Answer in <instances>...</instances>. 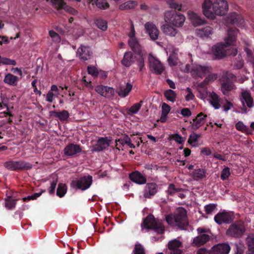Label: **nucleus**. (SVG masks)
<instances>
[{
  "mask_svg": "<svg viewBox=\"0 0 254 254\" xmlns=\"http://www.w3.org/2000/svg\"><path fill=\"white\" fill-rule=\"evenodd\" d=\"M238 30L236 28H230L228 31L227 36L224 39L223 43H218L211 49V52L216 59H220L227 55L236 56L237 50L236 48H230L229 46L233 45L236 41Z\"/></svg>",
  "mask_w": 254,
  "mask_h": 254,
  "instance_id": "1",
  "label": "nucleus"
},
{
  "mask_svg": "<svg viewBox=\"0 0 254 254\" xmlns=\"http://www.w3.org/2000/svg\"><path fill=\"white\" fill-rule=\"evenodd\" d=\"M203 14L208 19H214L215 15H223L228 10V5L225 0H204L202 3Z\"/></svg>",
  "mask_w": 254,
  "mask_h": 254,
  "instance_id": "2",
  "label": "nucleus"
},
{
  "mask_svg": "<svg viewBox=\"0 0 254 254\" xmlns=\"http://www.w3.org/2000/svg\"><path fill=\"white\" fill-rule=\"evenodd\" d=\"M166 221L173 226L183 229L188 225L186 210L183 207H179L175 211L174 215L167 216Z\"/></svg>",
  "mask_w": 254,
  "mask_h": 254,
  "instance_id": "3",
  "label": "nucleus"
},
{
  "mask_svg": "<svg viewBox=\"0 0 254 254\" xmlns=\"http://www.w3.org/2000/svg\"><path fill=\"white\" fill-rule=\"evenodd\" d=\"M184 70L187 72L190 71L191 75L194 77L202 78L211 71L212 68L207 65L194 64H192L191 68L190 65L187 64Z\"/></svg>",
  "mask_w": 254,
  "mask_h": 254,
  "instance_id": "4",
  "label": "nucleus"
},
{
  "mask_svg": "<svg viewBox=\"0 0 254 254\" xmlns=\"http://www.w3.org/2000/svg\"><path fill=\"white\" fill-rule=\"evenodd\" d=\"M142 229H151L158 234H162L164 231V227L162 222L156 220L152 215H149L144 220L142 225Z\"/></svg>",
  "mask_w": 254,
  "mask_h": 254,
  "instance_id": "5",
  "label": "nucleus"
},
{
  "mask_svg": "<svg viewBox=\"0 0 254 254\" xmlns=\"http://www.w3.org/2000/svg\"><path fill=\"white\" fill-rule=\"evenodd\" d=\"M185 20L186 17L183 14L175 11H169L165 14V21L176 27H182Z\"/></svg>",
  "mask_w": 254,
  "mask_h": 254,
  "instance_id": "6",
  "label": "nucleus"
},
{
  "mask_svg": "<svg viewBox=\"0 0 254 254\" xmlns=\"http://www.w3.org/2000/svg\"><path fill=\"white\" fill-rule=\"evenodd\" d=\"M246 229L242 222H236L232 224L227 230L226 234L228 236L239 238L242 236Z\"/></svg>",
  "mask_w": 254,
  "mask_h": 254,
  "instance_id": "7",
  "label": "nucleus"
},
{
  "mask_svg": "<svg viewBox=\"0 0 254 254\" xmlns=\"http://www.w3.org/2000/svg\"><path fill=\"white\" fill-rule=\"evenodd\" d=\"M197 231L199 235L193 239V244L196 246H200L209 240L210 232L208 229L202 228H198Z\"/></svg>",
  "mask_w": 254,
  "mask_h": 254,
  "instance_id": "8",
  "label": "nucleus"
},
{
  "mask_svg": "<svg viewBox=\"0 0 254 254\" xmlns=\"http://www.w3.org/2000/svg\"><path fill=\"white\" fill-rule=\"evenodd\" d=\"M128 45L134 52L138 53V66L139 70H141L144 67V57L140 49V46L136 38L129 39Z\"/></svg>",
  "mask_w": 254,
  "mask_h": 254,
  "instance_id": "9",
  "label": "nucleus"
},
{
  "mask_svg": "<svg viewBox=\"0 0 254 254\" xmlns=\"http://www.w3.org/2000/svg\"><path fill=\"white\" fill-rule=\"evenodd\" d=\"M149 65L150 70L157 74H161L164 70V67L161 62L154 57L149 54L148 57Z\"/></svg>",
  "mask_w": 254,
  "mask_h": 254,
  "instance_id": "10",
  "label": "nucleus"
},
{
  "mask_svg": "<svg viewBox=\"0 0 254 254\" xmlns=\"http://www.w3.org/2000/svg\"><path fill=\"white\" fill-rule=\"evenodd\" d=\"M92 182V178L90 176L84 177L79 180L72 182L71 187L83 190L88 189Z\"/></svg>",
  "mask_w": 254,
  "mask_h": 254,
  "instance_id": "11",
  "label": "nucleus"
},
{
  "mask_svg": "<svg viewBox=\"0 0 254 254\" xmlns=\"http://www.w3.org/2000/svg\"><path fill=\"white\" fill-rule=\"evenodd\" d=\"M168 248L170 251V254H184L182 250V242L178 239L170 241L168 243Z\"/></svg>",
  "mask_w": 254,
  "mask_h": 254,
  "instance_id": "12",
  "label": "nucleus"
},
{
  "mask_svg": "<svg viewBox=\"0 0 254 254\" xmlns=\"http://www.w3.org/2000/svg\"><path fill=\"white\" fill-rule=\"evenodd\" d=\"M233 220L231 213L223 211L218 213L214 217L215 221L218 224L230 223Z\"/></svg>",
  "mask_w": 254,
  "mask_h": 254,
  "instance_id": "13",
  "label": "nucleus"
},
{
  "mask_svg": "<svg viewBox=\"0 0 254 254\" xmlns=\"http://www.w3.org/2000/svg\"><path fill=\"white\" fill-rule=\"evenodd\" d=\"M240 100L244 107H248L249 108L253 107L254 102L250 91L243 90L240 96Z\"/></svg>",
  "mask_w": 254,
  "mask_h": 254,
  "instance_id": "14",
  "label": "nucleus"
},
{
  "mask_svg": "<svg viewBox=\"0 0 254 254\" xmlns=\"http://www.w3.org/2000/svg\"><path fill=\"white\" fill-rule=\"evenodd\" d=\"M138 53H132L130 52H127L125 54L124 58L122 61V64L125 66L128 67L131 65V64L134 62L135 60L137 62L138 65Z\"/></svg>",
  "mask_w": 254,
  "mask_h": 254,
  "instance_id": "15",
  "label": "nucleus"
},
{
  "mask_svg": "<svg viewBox=\"0 0 254 254\" xmlns=\"http://www.w3.org/2000/svg\"><path fill=\"white\" fill-rule=\"evenodd\" d=\"M95 91L100 95L106 98H110L115 94L114 88L102 85L97 86L95 87Z\"/></svg>",
  "mask_w": 254,
  "mask_h": 254,
  "instance_id": "16",
  "label": "nucleus"
},
{
  "mask_svg": "<svg viewBox=\"0 0 254 254\" xmlns=\"http://www.w3.org/2000/svg\"><path fill=\"white\" fill-rule=\"evenodd\" d=\"M110 140L107 137H101L99 138L97 143L93 145L91 148V151H100L107 148L110 145Z\"/></svg>",
  "mask_w": 254,
  "mask_h": 254,
  "instance_id": "17",
  "label": "nucleus"
},
{
  "mask_svg": "<svg viewBox=\"0 0 254 254\" xmlns=\"http://www.w3.org/2000/svg\"><path fill=\"white\" fill-rule=\"evenodd\" d=\"M4 166L8 169L14 170L28 168L29 165L22 161H9L4 163Z\"/></svg>",
  "mask_w": 254,
  "mask_h": 254,
  "instance_id": "18",
  "label": "nucleus"
},
{
  "mask_svg": "<svg viewBox=\"0 0 254 254\" xmlns=\"http://www.w3.org/2000/svg\"><path fill=\"white\" fill-rule=\"evenodd\" d=\"M209 103L215 109H220L221 107V104H224L223 99L220 98L214 92L209 93Z\"/></svg>",
  "mask_w": 254,
  "mask_h": 254,
  "instance_id": "19",
  "label": "nucleus"
},
{
  "mask_svg": "<svg viewBox=\"0 0 254 254\" xmlns=\"http://www.w3.org/2000/svg\"><path fill=\"white\" fill-rule=\"evenodd\" d=\"M144 26L146 32L148 33L152 40H155L158 39L159 31L153 23L148 22L145 23Z\"/></svg>",
  "mask_w": 254,
  "mask_h": 254,
  "instance_id": "20",
  "label": "nucleus"
},
{
  "mask_svg": "<svg viewBox=\"0 0 254 254\" xmlns=\"http://www.w3.org/2000/svg\"><path fill=\"white\" fill-rule=\"evenodd\" d=\"M82 149L80 145L70 143L65 146L64 149V153L65 155L71 156L76 154L81 151Z\"/></svg>",
  "mask_w": 254,
  "mask_h": 254,
  "instance_id": "21",
  "label": "nucleus"
},
{
  "mask_svg": "<svg viewBox=\"0 0 254 254\" xmlns=\"http://www.w3.org/2000/svg\"><path fill=\"white\" fill-rule=\"evenodd\" d=\"M189 19L194 26H198L206 23L205 20L202 19L197 13L192 11H188Z\"/></svg>",
  "mask_w": 254,
  "mask_h": 254,
  "instance_id": "22",
  "label": "nucleus"
},
{
  "mask_svg": "<svg viewBox=\"0 0 254 254\" xmlns=\"http://www.w3.org/2000/svg\"><path fill=\"white\" fill-rule=\"evenodd\" d=\"M212 248L213 254H228L230 251V247L226 244H219Z\"/></svg>",
  "mask_w": 254,
  "mask_h": 254,
  "instance_id": "23",
  "label": "nucleus"
},
{
  "mask_svg": "<svg viewBox=\"0 0 254 254\" xmlns=\"http://www.w3.org/2000/svg\"><path fill=\"white\" fill-rule=\"evenodd\" d=\"M89 48L87 46L81 45L77 50V55L81 59L86 61L91 55Z\"/></svg>",
  "mask_w": 254,
  "mask_h": 254,
  "instance_id": "24",
  "label": "nucleus"
},
{
  "mask_svg": "<svg viewBox=\"0 0 254 254\" xmlns=\"http://www.w3.org/2000/svg\"><path fill=\"white\" fill-rule=\"evenodd\" d=\"M130 180L138 184H144L146 182V177L138 171H135L129 175Z\"/></svg>",
  "mask_w": 254,
  "mask_h": 254,
  "instance_id": "25",
  "label": "nucleus"
},
{
  "mask_svg": "<svg viewBox=\"0 0 254 254\" xmlns=\"http://www.w3.org/2000/svg\"><path fill=\"white\" fill-rule=\"evenodd\" d=\"M51 1L54 4L57 5L58 8H63L66 11L73 15L77 13L75 9L67 5L63 0H51Z\"/></svg>",
  "mask_w": 254,
  "mask_h": 254,
  "instance_id": "26",
  "label": "nucleus"
},
{
  "mask_svg": "<svg viewBox=\"0 0 254 254\" xmlns=\"http://www.w3.org/2000/svg\"><path fill=\"white\" fill-rule=\"evenodd\" d=\"M206 116L204 115L202 113L197 115L192 123V127L194 129H198L203 125L206 121Z\"/></svg>",
  "mask_w": 254,
  "mask_h": 254,
  "instance_id": "27",
  "label": "nucleus"
},
{
  "mask_svg": "<svg viewBox=\"0 0 254 254\" xmlns=\"http://www.w3.org/2000/svg\"><path fill=\"white\" fill-rule=\"evenodd\" d=\"M157 191V185L155 183H149L145 186L144 196L150 197L154 195Z\"/></svg>",
  "mask_w": 254,
  "mask_h": 254,
  "instance_id": "28",
  "label": "nucleus"
},
{
  "mask_svg": "<svg viewBox=\"0 0 254 254\" xmlns=\"http://www.w3.org/2000/svg\"><path fill=\"white\" fill-rule=\"evenodd\" d=\"M163 32L166 35L174 37L175 36L177 33L178 31L175 28L170 25V24H166L163 25L161 27Z\"/></svg>",
  "mask_w": 254,
  "mask_h": 254,
  "instance_id": "29",
  "label": "nucleus"
},
{
  "mask_svg": "<svg viewBox=\"0 0 254 254\" xmlns=\"http://www.w3.org/2000/svg\"><path fill=\"white\" fill-rule=\"evenodd\" d=\"M213 29L210 26L197 29L196 31L197 36L201 38L208 37L213 34Z\"/></svg>",
  "mask_w": 254,
  "mask_h": 254,
  "instance_id": "30",
  "label": "nucleus"
},
{
  "mask_svg": "<svg viewBox=\"0 0 254 254\" xmlns=\"http://www.w3.org/2000/svg\"><path fill=\"white\" fill-rule=\"evenodd\" d=\"M18 80L19 78L16 76L7 73L5 75L3 81L9 85L15 86L17 85Z\"/></svg>",
  "mask_w": 254,
  "mask_h": 254,
  "instance_id": "31",
  "label": "nucleus"
},
{
  "mask_svg": "<svg viewBox=\"0 0 254 254\" xmlns=\"http://www.w3.org/2000/svg\"><path fill=\"white\" fill-rule=\"evenodd\" d=\"M89 3H92V4H95L97 6L103 9H105L109 7V3L106 1V0H88Z\"/></svg>",
  "mask_w": 254,
  "mask_h": 254,
  "instance_id": "32",
  "label": "nucleus"
},
{
  "mask_svg": "<svg viewBox=\"0 0 254 254\" xmlns=\"http://www.w3.org/2000/svg\"><path fill=\"white\" fill-rule=\"evenodd\" d=\"M170 107L166 103H163L162 106V113L160 121L163 123L166 121V117L170 112Z\"/></svg>",
  "mask_w": 254,
  "mask_h": 254,
  "instance_id": "33",
  "label": "nucleus"
},
{
  "mask_svg": "<svg viewBox=\"0 0 254 254\" xmlns=\"http://www.w3.org/2000/svg\"><path fill=\"white\" fill-rule=\"evenodd\" d=\"M118 142L122 145H127L131 148H134L135 146L131 143L130 138L127 135H124L118 140Z\"/></svg>",
  "mask_w": 254,
  "mask_h": 254,
  "instance_id": "34",
  "label": "nucleus"
},
{
  "mask_svg": "<svg viewBox=\"0 0 254 254\" xmlns=\"http://www.w3.org/2000/svg\"><path fill=\"white\" fill-rule=\"evenodd\" d=\"M217 78V74L216 73H209L208 75L205 77L203 82L200 83V86H203V85H207V84L213 82Z\"/></svg>",
  "mask_w": 254,
  "mask_h": 254,
  "instance_id": "35",
  "label": "nucleus"
},
{
  "mask_svg": "<svg viewBox=\"0 0 254 254\" xmlns=\"http://www.w3.org/2000/svg\"><path fill=\"white\" fill-rule=\"evenodd\" d=\"M205 171L203 169H198L194 170L192 172V176L195 180L202 179L205 177Z\"/></svg>",
  "mask_w": 254,
  "mask_h": 254,
  "instance_id": "36",
  "label": "nucleus"
},
{
  "mask_svg": "<svg viewBox=\"0 0 254 254\" xmlns=\"http://www.w3.org/2000/svg\"><path fill=\"white\" fill-rule=\"evenodd\" d=\"M131 89L132 85L129 83H127L125 87L121 88L120 90L118 92V95L121 97H125L130 92Z\"/></svg>",
  "mask_w": 254,
  "mask_h": 254,
  "instance_id": "37",
  "label": "nucleus"
},
{
  "mask_svg": "<svg viewBox=\"0 0 254 254\" xmlns=\"http://www.w3.org/2000/svg\"><path fill=\"white\" fill-rule=\"evenodd\" d=\"M95 24L98 28L103 31H106L107 29V22L102 18H97L95 21Z\"/></svg>",
  "mask_w": 254,
  "mask_h": 254,
  "instance_id": "38",
  "label": "nucleus"
},
{
  "mask_svg": "<svg viewBox=\"0 0 254 254\" xmlns=\"http://www.w3.org/2000/svg\"><path fill=\"white\" fill-rule=\"evenodd\" d=\"M235 88V85L233 82L226 81L223 83L221 86L222 91L224 94H226L228 92L232 90Z\"/></svg>",
  "mask_w": 254,
  "mask_h": 254,
  "instance_id": "39",
  "label": "nucleus"
},
{
  "mask_svg": "<svg viewBox=\"0 0 254 254\" xmlns=\"http://www.w3.org/2000/svg\"><path fill=\"white\" fill-rule=\"evenodd\" d=\"M248 251L254 252V236L252 234L248 236L246 239Z\"/></svg>",
  "mask_w": 254,
  "mask_h": 254,
  "instance_id": "40",
  "label": "nucleus"
},
{
  "mask_svg": "<svg viewBox=\"0 0 254 254\" xmlns=\"http://www.w3.org/2000/svg\"><path fill=\"white\" fill-rule=\"evenodd\" d=\"M137 5V2L135 1H127L119 6V9L121 10H127L133 8Z\"/></svg>",
  "mask_w": 254,
  "mask_h": 254,
  "instance_id": "41",
  "label": "nucleus"
},
{
  "mask_svg": "<svg viewBox=\"0 0 254 254\" xmlns=\"http://www.w3.org/2000/svg\"><path fill=\"white\" fill-rule=\"evenodd\" d=\"M164 95L167 100L172 102H174L176 100V94L175 92L172 90L168 89L164 92Z\"/></svg>",
  "mask_w": 254,
  "mask_h": 254,
  "instance_id": "42",
  "label": "nucleus"
},
{
  "mask_svg": "<svg viewBox=\"0 0 254 254\" xmlns=\"http://www.w3.org/2000/svg\"><path fill=\"white\" fill-rule=\"evenodd\" d=\"M52 114L55 117L59 118L61 121L66 120L69 117L68 112L65 110L62 112H53Z\"/></svg>",
  "mask_w": 254,
  "mask_h": 254,
  "instance_id": "43",
  "label": "nucleus"
},
{
  "mask_svg": "<svg viewBox=\"0 0 254 254\" xmlns=\"http://www.w3.org/2000/svg\"><path fill=\"white\" fill-rule=\"evenodd\" d=\"M205 85H203V86H200V83L198 85L199 97L203 100L205 99L208 96H209L208 91L205 88Z\"/></svg>",
  "mask_w": 254,
  "mask_h": 254,
  "instance_id": "44",
  "label": "nucleus"
},
{
  "mask_svg": "<svg viewBox=\"0 0 254 254\" xmlns=\"http://www.w3.org/2000/svg\"><path fill=\"white\" fill-rule=\"evenodd\" d=\"M200 137V135L196 133H193L190 135L188 139V142L192 146H197V141Z\"/></svg>",
  "mask_w": 254,
  "mask_h": 254,
  "instance_id": "45",
  "label": "nucleus"
},
{
  "mask_svg": "<svg viewBox=\"0 0 254 254\" xmlns=\"http://www.w3.org/2000/svg\"><path fill=\"white\" fill-rule=\"evenodd\" d=\"M66 192V187L65 184H60L57 190V194L60 197H63Z\"/></svg>",
  "mask_w": 254,
  "mask_h": 254,
  "instance_id": "46",
  "label": "nucleus"
},
{
  "mask_svg": "<svg viewBox=\"0 0 254 254\" xmlns=\"http://www.w3.org/2000/svg\"><path fill=\"white\" fill-rule=\"evenodd\" d=\"M3 110V111L0 112V114H3L4 116L8 115L9 116H12L11 111L6 104L3 103H0V110Z\"/></svg>",
  "mask_w": 254,
  "mask_h": 254,
  "instance_id": "47",
  "label": "nucleus"
},
{
  "mask_svg": "<svg viewBox=\"0 0 254 254\" xmlns=\"http://www.w3.org/2000/svg\"><path fill=\"white\" fill-rule=\"evenodd\" d=\"M180 190V189L176 188L175 185L171 184L168 188L167 193L168 194L172 195L179 192Z\"/></svg>",
  "mask_w": 254,
  "mask_h": 254,
  "instance_id": "48",
  "label": "nucleus"
},
{
  "mask_svg": "<svg viewBox=\"0 0 254 254\" xmlns=\"http://www.w3.org/2000/svg\"><path fill=\"white\" fill-rule=\"evenodd\" d=\"M168 62L171 66H175L177 64L178 60L176 56V53H174L173 54L169 56Z\"/></svg>",
  "mask_w": 254,
  "mask_h": 254,
  "instance_id": "49",
  "label": "nucleus"
},
{
  "mask_svg": "<svg viewBox=\"0 0 254 254\" xmlns=\"http://www.w3.org/2000/svg\"><path fill=\"white\" fill-rule=\"evenodd\" d=\"M230 176V168L229 167H225L222 171L221 174V179L223 181L228 179Z\"/></svg>",
  "mask_w": 254,
  "mask_h": 254,
  "instance_id": "50",
  "label": "nucleus"
},
{
  "mask_svg": "<svg viewBox=\"0 0 254 254\" xmlns=\"http://www.w3.org/2000/svg\"><path fill=\"white\" fill-rule=\"evenodd\" d=\"M15 200L11 199L10 197H8L7 199L5 200V206L8 209H11L15 207Z\"/></svg>",
  "mask_w": 254,
  "mask_h": 254,
  "instance_id": "51",
  "label": "nucleus"
},
{
  "mask_svg": "<svg viewBox=\"0 0 254 254\" xmlns=\"http://www.w3.org/2000/svg\"><path fill=\"white\" fill-rule=\"evenodd\" d=\"M142 101H140L139 103H136L132 106L129 109V112L132 114H136L138 112L141 106Z\"/></svg>",
  "mask_w": 254,
  "mask_h": 254,
  "instance_id": "52",
  "label": "nucleus"
},
{
  "mask_svg": "<svg viewBox=\"0 0 254 254\" xmlns=\"http://www.w3.org/2000/svg\"><path fill=\"white\" fill-rule=\"evenodd\" d=\"M0 64H8V65H15L16 62L13 60L9 59L1 58L0 59Z\"/></svg>",
  "mask_w": 254,
  "mask_h": 254,
  "instance_id": "53",
  "label": "nucleus"
},
{
  "mask_svg": "<svg viewBox=\"0 0 254 254\" xmlns=\"http://www.w3.org/2000/svg\"><path fill=\"white\" fill-rule=\"evenodd\" d=\"M204 208L206 213L210 214L215 211L216 209V205L214 204H209L205 205Z\"/></svg>",
  "mask_w": 254,
  "mask_h": 254,
  "instance_id": "54",
  "label": "nucleus"
},
{
  "mask_svg": "<svg viewBox=\"0 0 254 254\" xmlns=\"http://www.w3.org/2000/svg\"><path fill=\"white\" fill-rule=\"evenodd\" d=\"M170 139L175 140L176 142L181 144L185 141L183 138L179 134L176 133L170 136Z\"/></svg>",
  "mask_w": 254,
  "mask_h": 254,
  "instance_id": "55",
  "label": "nucleus"
},
{
  "mask_svg": "<svg viewBox=\"0 0 254 254\" xmlns=\"http://www.w3.org/2000/svg\"><path fill=\"white\" fill-rule=\"evenodd\" d=\"M224 104H221L223 105V108L224 111L227 112L233 107V104L225 99H223Z\"/></svg>",
  "mask_w": 254,
  "mask_h": 254,
  "instance_id": "56",
  "label": "nucleus"
},
{
  "mask_svg": "<svg viewBox=\"0 0 254 254\" xmlns=\"http://www.w3.org/2000/svg\"><path fill=\"white\" fill-rule=\"evenodd\" d=\"M134 254H145L143 247L140 244H136L133 251Z\"/></svg>",
  "mask_w": 254,
  "mask_h": 254,
  "instance_id": "57",
  "label": "nucleus"
},
{
  "mask_svg": "<svg viewBox=\"0 0 254 254\" xmlns=\"http://www.w3.org/2000/svg\"><path fill=\"white\" fill-rule=\"evenodd\" d=\"M49 33L50 37L55 42H59L60 41V37L57 33L54 31H50Z\"/></svg>",
  "mask_w": 254,
  "mask_h": 254,
  "instance_id": "58",
  "label": "nucleus"
},
{
  "mask_svg": "<svg viewBox=\"0 0 254 254\" xmlns=\"http://www.w3.org/2000/svg\"><path fill=\"white\" fill-rule=\"evenodd\" d=\"M88 72L94 76H97L98 74V70L95 66H88L87 68Z\"/></svg>",
  "mask_w": 254,
  "mask_h": 254,
  "instance_id": "59",
  "label": "nucleus"
},
{
  "mask_svg": "<svg viewBox=\"0 0 254 254\" xmlns=\"http://www.w3.org/2000/svg\"><path fill=\"white\" fill-rule=\"evenodd\" d=\"M81 83L82 84H83L84 85H85L86 87H87V88H90L91 89H93V86L91 85V81L90 80H88L86 77L84 76L82 80H81Z\"/></svg>",
  "mask_w": 254,
  "mask_h": 254,
  "instance_id": "60",
  "label": "nucleus"
},
{
  "mask_svg": "<svg viewBox=\"0 0 254 254\" xmlns=\"http://www.w3.org/2000/svg\"><path fill=\"white\" fill-rule=\"evenodd\" d=\"M239 19L240 16L237 15L236 13H234L232 14L230 20L232 24H236L239 22Z\"/></svg>",
  "mask_w": 254,
  "mask_h": 254,
  "instance_id": "61",
  "label": "nucleus"
},
{
  "mask_svg": "<svg viewBox=\"0 0 254 254\" xmlns=\"http://www.w3.org/2000/svg\"><path fill=\"white\" fill-rule=\"evenodd\" d=\"M187 91L188 92V94L185 97L186 100L188 101L192 100L194 98V96L191 92V89L188 87L187 88Z\"/></svg>",
  "mask_w": 254,
  "mask_h": 254,
  "instance_id": "62",
  "label": "nucleus"
},
{
  "mask_svg": "<svg viewBox=\"0 0 254 254\" xmlns=\"http://www.w3.org/2000/svg\"><path fill=\"white\" fill-rule=\"evenodd\" d=\"M197 254H213L212 248L210 250H207L204 248L200 249L197 251Z\"/></svg>",
  "mask_w": 254,
  "mask_h": 254,
  "instance_id": "63",
  "label": "nucleus"
},
{
  "mask_svg": "<svg viewBox=\"0 0 254 254\" xmlns=\"http://www.w3.org/2000/svg\"><path fill=\"white\" fill-rule=\"evenodd\" d=\"M55 94L52 91H49L46 96V100L50 103H52L53 101L54 96Z\"/></svg>",
  "mask_w": 254,
  "mask_h": 254,
  "instance_id": "64",
  "label": "nucleus"
}]
</instances>
